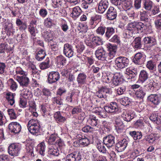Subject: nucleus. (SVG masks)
Masks as SVG:
<instances>
[{"mask_svg": "<svg viewBox=\"0 0 161 161\" xmlns=\"http://www.w3.org/2000/svg\"><path fill=\"white\" fill-rule=\"evenodd\" d=\"M129 134L134 140L140 139L142 137V134L141 132L136 131H131L129 132Z\"/></svg>", "mask_w": 161, "mask_h": 161, "instance_id": "cd10ccee", "label": "nucleus"}, {"mask_svg": "<svg viewBox=\"0 0 161 161\" xmlns=\"http://www.w3.org/2000/svg\"><path fill=\"white\" fill-rule=\"evenodd\" d=\"M135 94L137 97L142 98L145 95L146 92L142 87H141L136 91Z\"/></svg>", "mask_w": 161, "mask_h": 161, "instance_id": "a18cd8bd", "label": "nucleus"}, {"mask_svg": "<svg viewBox=\"0 0 161 161\" xmlns=\"http://www.w3.org/2000/svg\"><path fill=\"white\" fill-rule=\"evenodd\" d=\"M22 94L23 96V97L26 99L31 97L32 96L31 92L28 90L27 89L24 90L22 92Z\"/></svg>", "mask_w": 161, "mask_h": 161, "instance_id": "e2e57ef3", "label": "nucleus"}, {"mask_svg": "<svg viewBox=\"0 0 161 161\" xmlns=\"http://www.w3.org/2000/svg\"><path fill=\"white\" fill-rule=\"evenodd\" d=\"M112 92L111 89L103 87L96 92V95L99 98H105L108 95L111 94Z\"/></svg>", "mask_w": 161, "mask_h": 161, "instance_id": "6e6552de", "label": "nucleus"}, {"mask_svg": "<svg viewBox=\"0 0 161 161\" xmlns=\"http://www.w3.org/2000/svg\"><path fill=\"white\" fill-rule=\"evenodd\" d=\"M48 153L50 154L57 156L59 154V151L55 145H50L49 147Z\"/></svg>", "mask_w": 161, "mask_h": 161, "instance_id": "b1692460", "label": "nucleus"}, {"mask_svg": "<svg viewBox=\"0 0 161 161\" xmlns=\"http://www.w3.org/2000/svg\"><path fill=\"white\" fill-rule=\"evenodd\" d=\"M54 117L57 122H64L66 120V118L61 115L60 112L58 111L55 113Z\"/></svg>", "mask_w": 161, "mask_h": 161, "instance_id": "72a5a7b5", "label": "nucleus"}, {"mask_svg": "<svg viewBox=\"0 0 161 161\" xmlns=\"http://www.w3.org/2000/svg\"><path fill=\"white\" fill-rule=\"evenodd\" d=\"M86 58V64L88 66H90L94 64L95 60L93 57L92 56L87 57Z\"/></svg>", "mask_w": 161, "mask_h": 161, "instance_id": "69168bd1", "label": "nucleus"}, {"mask_svg": "<svg viewBox=\"0 0 161 161\" xmlns=\"http://www.w3.org/2000/svg\"><path fill=\"white\" fill-rule=\"evenodd\" d=\"M143 41L145 45L149 47V50H156L157 42L154 38L150 36L146 37L144 38Z\"/></svg>", "mask_w": 161, "mask_h": 161, "instance_id": "20e7f679", "label": "nucleus"}, {"mask_svg": "<svg viewBox=\"0 0 161 161\" xmlns=\"http://www.w3.org/2000/svg\"><path fill=\"white\" fill-rule=\"evenodd\" d=\"M139 18L141 21L144 23L148 22L149 21V19L147 12L143 10L140 11Z\"/></svg>", "mask_w": 161, "mask_h": 161, "instance_id": "4be33fe9", "label": "nucleus"}, {"mask_svg": "<svg viewBox=\"0 0 161 161\" xmlns=\"http://www.w3.org/2000/svg\"><path fill=\"white\" fill-rule=\"evenodd\" d=\"M135 33H136L127 27V29L124 31V36L126 38H129L133 36Z\"/></svg>", "mask_w": 161, "mask_h": 161, "instance_id": "49530a36", "label": "nucleus"}, {"mask_svg": "<svg viewBox=\"0 0 161 161\" xmlns=\"http://www.w3.org/2000/svg\"><path fill=\"white\" fill-rule=\"evenodd\" d=\"M155 58H153L152 59L148 61L147 63L146 67L151 70H155L156 68V61Z\"/></svg>", "mask_w": 161, "mask_h": 161, "instance_id": "5701e85b", "label": "nucleus"}, {"mask_svg": "<svg viewBox=\"0 0 161 161\" xmlns=\"http://www.w3.org/2000/svg\"><path fill=\"white\" fill-rule=\"evenodd\" d=\"M58 139L57 135L55 134H51L46 138L47 142L50 145H54L53 144L55 143L57 144L59 147H62L64 145L63 142L60 139L55 142L57 139Z\"/></svg>", "mask_w": 161, "mask_h": 161, "instance_id": "39448f33", "label": "nucleus"}, {"mask_svg": "<svg viewBox=\"0 0 161 161\" xmlns=\"http://www.w3.org/2000/svg\"><path fill=\"white\" fill-rule=\"evenodd\" d=\"M8 128L10 131L14 134L19 133L21 129L20 124L17 122H12L8 125Z\"/></svg>", "mask_w": 161, "mask_h": 161, "instance_id": "0eeeda50", "label": "nucleus"}, {"mask_svg": "<svg viewBox=\"0 0 161 161\" xmlns=\"http://www.w3.org/2000/svg\"><path fill=\"white\" fill-rule=\"evenodd\" d=\"M105 110L109 113H116L118 112V108L115 102H111L110 104L104 107Z\"/></svg>", "mask_w": 161, "mask_h": 161, "instance_id": "2eb2a0df", "label": "nucleus"}, {"mask_svg": "<svg viewBox=\"0 0 161 161\" xmlns=\"http://www.w3.org/2000/svg\"><path fill=\"white\" fill-rule=\"evenodd\" d=\"M122 116L124 120L129 122L134 118V114L129 112H126L124 113Z\"/></svg>", "mask_w": 161, "mask_h": 161, "instance_id": "4c0bfd02", "label": "nucleus"}, {"mask_svg": "<svg viewBox=\"0 0 161 161\" xmlns=\"http://www.w3.org/2000/svg\"><path fill=\"white\" fill-rule=\"evenodd\" d=\"M148 99L154 105H158L161 102V95L151 94L148 97Z\"/></svg>", "mask_w": 161, "mask_h": 161, "instance_id": "f3484780", "label": "nucleus"}, {"mask_svg": "<svg viewBox=\"0 0 161 161\" xmlns=\"http://www.w3.org/2000/svg\"><path fill=\"white\" fill-rule=\"evenodd\" d=\"M106 16L109 20H112L115 19L117 17L116 9L113 7H110L106 13Z\"/></svg>", "mask_w": 161, "mask_h": 161, "instance_id": "6ab92c4d", "label": "nucleus"}, {"mask_svg": "<svg viewBox=\"0 0 161 161\" xmlns=\"http://www.w3.org/2000/svg\"><path fill=\"white\" fill-rule=\"evenodd\" d=\"M27 127L29 131L33 135H36L39 132L40 125L37 120H30L27 124Z\"/></svg>", "mask_w": 161, "mask_h": 161, "instance_id": "f257e3e1", "label": "nucleus"}, {"mask_svg": "<svg viewBox=\"0 0 161 161\" xmlns=\"http://www.w3.org/2000/svg\"><path fill=\"white\" fill-rule=\"evenodd\" d=\"M115 55L113 54H111L110 53H106L105 55V58H104V61H106L108 62H111L110 60L113 59Z\"/></svg>", "mask_w": 161, "mask_h": 161, "instance_id": "0e129e2a", "label": "nucleus"}, {"mask_svg": "<svg viewBox=\"0 0 161 161\" xmlns=\"http://www.w3.org/2000/svg\"><path fill=\"white\" fill-rule=\"evenodd\" d=\"M82 130L85 133H92L94 131V129L89 125H86L82 128Z\"/></svg>", "mask_w": 161, "mask_h": 161, "instance_id": "603ef678", "label": "nucleus"}, {"mask_svg": "<svg viewBox=\"0 0 161 161\" xmlns=\"http://www.w3.org/2000/svg\"><path fill=\"white\" fill-rule=\"evenodd\" d=\"M106 28L105 26H100L99 27L96 31L97 33L99 35H103L105 33Z\"/></svg>", "mask_w": 161, "mask_h": 161, "instance_id": "bf43d9fd", "label": "nucleus"}, {"mask_svg": "<svg viewBox=\"0 0 161 161\" xmlns=\"http://www.w3.org/2000/svg\"><path fill=\"white\" fill-rule=\"evenodd\" d=\"M45 56V51L42 49H41L36 53L35 58L37 60L41 61L44 58Z\"/></svg>", "mask_w": 161, "mask_h": 161, "instance_id": "c9c22d12", "label": "nucleus"}, {"mask_svg": "<svg viewBox=\"0 0 161 161\" xmlns=\"http://www.w3.org/2000/svg\"><path fill=\"white\" fill-rule=\"evenodd\" d=\"M20 150V147L19 146L12 144L8 147V152L9 155L14 157L18 155Z\"/></svg>", "mask_w": 161, "mask_h": 161, "instance_id": "423d86ee", "label": "nucleus"}, {"mask_svg": "<svg viewBox=\"0 0 161 161\" xmlns=\"http://www.w3.org/2000/svg\"><path fill=\"white\" fill-rule=\"evenodd\" d=\"M120 119H117L115 120V130L118 133H121L122 130L129 126L125 125Z\"/></svg>", "mask_w": 161, "mask_h": 161, "instance_id": "a211bd4d", "label": "nucleus"}, {"mask_svg": "<svg viewBox=\"0 0 161 161\" xmlns=\"http://www.w3.org/2000/svg\"><path fill=\"white\" fill-rule=\"evenodd\" d=\"M106 47L107 50L109 51V53L113 54L115 55V53L117 50V46L108 43L106 45Z\"/></svg>", "mask_w": 161, "mask_h": 161, "instance_id": "473e14b6", "label": "nucleus"}, {"mask_svg": "<svg viewBox=\"0 0 161 161\" xmlns=\"http://www.w3.org/2000/svg\"><path fill=\"white\" fill-rule=\"evenodd\" d=\"M108 3L107 0H101L99 2L98 6V11L99 13H103L108 8Z\"/></svg>", "mask_w": 161, "mask_h": 161, "instance_id": "aec40b11", "label": "nucleus"}, {"mask_svg": "<svg viewBox=\"0 0 161 161\" xmlns=\"http://www.w3.org/2000/svg\"><path fill=\"white\" fill-rule=\"evenodd\" d=\"M57 65L59 67H62L66 63V58L62 55H60L56 57Z\"/></svg>", "mask_w": 161, "mask_h": 161, "instance_id": "393cba45", "label": "nucleus"}, {"mask_svg": "<svg viewBox=\"0 0 161 161\" xmlns=\"http://www.w3.org/2000/svg\"><path fill=\"white\" fill-rule=\"evenodd\" d=\"M44 25L48 28L51 27L52 25L53 20L49 18H47L44 20Z\"/></svg>", "mask_w": 161, "mask_h": 161, "instance_id": "338daca9", "label": "nucleus"}, {"mask_svg": "<svg viewBox=\"0 0 161 161\" xmlns=\"http://www.w3.org/2000/svg\"><path fill=\"white\" fill-rule=\"evenodd\" d=\"M115 63L117 67L122 69L128 66L129 60L128 58L125 57L120 56L116 58Z\"/></svg>", "mask_w": 161, "mask_h": 161, "instance_id": "f03ea898", "label": "nucleus"}, {"mask_svg": "<svg viewBox=\"0 0 161 161\" xmlns=\"http://www.w3.org/2000/svg\"><path fill=\"white\" fill-rule=\"evenodd\" d=\"M73 47L68 43L64 45L63 47V53L67 57L70 58L72 57L74 54Z\"/></svg>", "mask_w": 161, "mask_h": 161, "instance_id": "1a4fd4ad", "label": "nucleus"}, {"mask_svg": "<svg viewBox=\"0 0 161 161\" xmlns=\"http://www.w3.org/2000/svg\"><path fill=\"white\" fill-rule=\"evenodd\" d=\"M81 158V156L80 152H75L67 155L66 161H79Z\"/></svg>", "mask_w": 161, "mask_h": 161, "instance_id": "f8f14e48", "label": "nucleus"}, {"mask_svg": "<svg viewBox=\"0 0 161 161\" xmlns=\"http://www.w3.org/2000/svg\"><path fill=\"white\" fill-rule=\"evenodd\" d=\"M120 103L123 105L127 106L129 104L130 101L128 97H125L120 100Z\"/></svg>", "mask_w": 161, "mask_h": 161, "instance_id": "4d7b16f0", "label": "nucleus"}, {"mask_svg": "<svg viewBox=\"0 0 161 161\" xmlns=\"http://www.w3.org/2000/svg\"><path fill=\"white\" fill-rule=\"evenodd\" d=\"M98 120V119L95 117H92L89 118L88 122L92 126H96L97 124Z\"/></svg>", "mask_w": 161, "mask_h": 161, "instance_id": "8fccbe9b", "label": "nucleus"}, {"mask_svg": "<svg viewBox=\"0 0 161 161\" xmlns=\"http://www.w3.org/2000/svg\"><path fill=\"white\" fill-rule=\"evenodd\" d=\"M127 27L136 33V22H133L128 24Z\"/></svg>", "mask_w": 161, "mask_h": 161, "instance_id": "680f3d73", "label": "nucleus"}, {"mask_svg": "<svg viewBox=\"0 0 161 161\" xmlns=\"http://www.w3.org/2000/svg\"><path fill=\"white\" fill-rule=\"evenodd\" d=\"M16 79L20 86L23 87H27L28 85L29 79L26 75L17 76L16 77Z\"/></svg>", "mask_w": 161, "mask_h": 161, "instance_id": "9b49d317", "label": "nucleus"}, {"mask_svg": "<svg viewBox=\"0 0 161 161\" xmlns=\"http://www.w3.org/2000/svg\"><path fill=\"white\" fill-rule=\"evenodd\" d=\"M85 42L86 45L93 48L95 47V46H99L103 44L102 39L99 36H96L93 37L91 41L86 39Z\"/></svg>", "mask_w": 161, "mask_h": 161, "instance_id": "7ed1b4c3", "label": "nucleus"}, {"mask_svg": "<svg viewBox=\"0 0 161 161\" xmlns=\"http://www.w3.org/2000/svg\"><path fill=\"white\" fill-rule=\"evenodd\" d=\"M106 53V52L103 48H99L95 51V55L98 60L104 61Z\"/></svg>", "mask_w": 161, "mask_h": 161, "instance_id": "412c9836", "label": "nucleus"}, {"mask_svg": "<svg viewBox=\"0 0 161 161\" xmlns=\"http://www.w3.org/2000/svg\"><path fill=\"white\" fill-rule=\"evenodd\" d=\"M145 60L144 55L140 53H138L135 55L133 61L136 64L141 65L144 63Z\"/></svg>", "mask_w": 161, "mask_h": 161, "instance_id": "ddd939ff", "label": "nucleus"}, {"mask_svg": "<svg viewBox=\"0 0 161 161\" xmlns=\"http://www.w3.org/2000/svg\"><path fill=\"white\" fill-rule=\"evenodd\" d=\"M42 35L46 41H49L53 40V34L50 32L45 31L43 32Z\"/></svg>", "mask_w": 161, "mask_h": 161, "instance_id": "79ce46f5", "label": "nucleus"}, {"mask_svg": "<svg viewBox=\"0 0 161 161\" xmlns=\"http://www.w3.org/2000/svg\"><path fill=\"white\" fill-rule=\"evenodd\" d=\"M101 20V16L100 15L96 14L94 15L91 17L90 20V24L91 25H93L94 23H98Z\"/></svg>", "mask_w": 161, "mask_h": 161, "instance_id": "2f4dec72", "label": "nucleus"}, {"mask_svg": "<svg viewBox=\"0 0 161 161\" xmlns=\"http://www.w3.org/2000/svg\"><path fill=\"white\" fill-rule=\"evenodd\" d=\"M114 76L111 82V83L113 84L112 86V87L118 85L119 83L121 82V78L119 76V74H114Z\"/></svg>", "mask_w": 161, "mask_h": 161, "instance_id": "c756f323", "label": "nucleus"}, {"mask_svg": "<svg viewBox=\"0 0 161 161\" xmlns=\"http://www.w3.org/2000/svg\"><path fill=\"white\" fill-rule=\"evenodd\" d=\"M109 40L111 42L116 43L118 44H119L120 42V38L117 35H114Z\"/></svg>", "mask_w": 161, "mask_h": 161, "instance_id": "5fc2aeb1", "label": "nucleus"}, {"mask_svg": "<svg viewBox=\"0 0 161 161\" xmlns=\"http://www.w3.org/2000/svg\"><path fill=\"white\" fill-rule=\"evenodd\" d=\"M103 142L108 147H111L115 143V137L111 135L105 136L103 138Z\"/></svg>", "mask_w": 161, "mask_h": 161, "instance_id": "4468645a", "label": "nucleus"}, {"mask_svg": "<svg viewBox=\"0 0 161 161\" xmlns=\"http://www.w3.org/2000/svg\"><path fill=\"white\" fill-rule=\"evenodd\" d=\"M81 10L79 6H76L73 8L71 16L73 18L78 17L81 13Z\"/></svg>", "mask_w": 161, "mask_h": 161, "instance_id": "7c9ffc66", "label": "nucleus"}, {"mask_svg": "<svg viewBox=\"0 0 161 161\" xmlns=\"http://www.w3.org/2000/svg\"><path fill=\"white\" fill-rule=\"evenodd\" d=\"M136 32L139 31H143L145 29V27L147 26L146 24L141 22H136Z\"/></svg>", "mask_w": 161, "mask_h": 161, "instance_id": "c03bdc74", "label": "nucleus"}, {"mask_svg": "<svg viewBox=\"0 0 161 161\" xmlns=\"http://www.w3.org/2000/svg\"><path fill=\"white\" fill-rule=\"evenodd\" d=\"M15 96V93H13L10 92L6 94V98L7 100L8 104L11 106L13 105L14 103V97Z\"/></svg>", "mask_w": 161, "mask_h": 161, "instance_id": "a878e982", "label": "nucleus"}, {"mask_svg": "<svg viewBox=\"0 0 161 161\" xmlns=\"http://www.w3.org/2000/svg\"><path fill=\"white\" fill-rule=\"evenodd\" d=\"M7 111L10 119H15L16 118V115L14 109H9Z\"/></svg>", "mask_w": 161, "mask_h": 161, "instance_id": "13d9d810", "label": "nucleus"}, {"mask_svg": "<svg viewBox=\"0 0 161 161\" xmlns=\"http://www.w3.org/2000/svg\"><path fill=\"white\" fill-rule=\"evenodd\" d=\"M153 5V3L150 0H144L143 2V8L146 10H150Z\"/></svg>", "mask_w": 161, "mask_h": 161, "instance_id": "a19ab883", "label": "nucleus"}, {"mask_svg": "<svg viewBox=\"0 0 161 161\" xmlns=\"http://www.w3.org/2000/svg\"><path fill=\"white\" fill-rule=\"evenodd\" d=\"M126 87L125 86H122L118 88L117 90V94L119 95L123 94L125 92Z\"/></svg>", "mask_w": 161, "mask_h": 161, "instance_id": "774afa93", "label": "nucleus"}, {"mask_svg": "<svg viewBox=\"0 0 161 161\" xmlns=\"http://www.w3.org/2000/svg\"><path fill=\"white\" fill-rule=\"evenodd\" d=\"M87 75L84 73H80L78 75L77 80L78 84H84L86 82Z\"/></svg>", "mask_w": 161, "mask_h": 161, "instance_id": "bb28decb", "label": "nucleus"}, {"mask_svg": "<svg viewBox=\"0 0 161 161\" xmlns=\"http://www.w3.org/2000/svg\"><path fill=\"white\" fill-rule=\"evenodd\" d=\"M98 108V110L96 112V113L100 115L102 117L105 118L107 116V114L106 112L104 111V109H103L101 108Z\"/></svg>", "mask_w": 161, "mask_h": 161, "instance_id": "052dcab7", "label": "nucleus"}, {"mask_svg": "<svg viewBox=\"0 0 161 161\" xmlns=\"http://www.w3.org/2000/svg\"><path fill=\"white\" fill-rule=\"evenodd\" d=\"M127 144L128 141L126 139H124L116 143L115 149L118 152H121L125 149Z\"/></svg>", "mask_w": 161, "mask_h": 161, "instance_id": "dca6fc26", "label": "nucleus"}, {"mask_svg": "<svg viewBox=\"0 0 161 161\" xmlns=\"http://www.w3.org/2000/svg\"><path fill=\"white\" fill-rule=\"evenodd\" d=\"M79 141L80 144L83 147L87 146L90 143L89 139L86 137L82 138Z\"/></svg>", "mask_w": 161, "mask_h": 161, "instance_id": "3c124183", "label": "nucleus"}, {"mask_svg": "<svg viewBox=\"0 0 161 161\" xmlns=\"http://www.w3.org/2000/svg\"><path fill=\"white\" fill-rule=\"evenodd\" d=\"M60 77V75L58 72H50L47 79L48 82L50 84L55 83L58 80Z\"/></svg>", "mask_w": 161, "mask_h": 161, "instance_id": "9d476101", "label": "nucleus"}, {"mask_svg": "<svg viewBox=\"0 0 161 161\" xmlns=\"http://www.w3.org/2000/svg\"><path fill=\"white\" fill-rule=\"evenodd\" d=\"M29 31L30 32L31 38L33 39L34 41L36 39L34 37L36 36L35 30L34 27L32 25H30L28 28Z\"/></svg>", "mask_w": 161, "mask_h": 161, "instance_id": "6e6d98bb", "label": "nucleus"}, {"mask_svg": "<svg viewBox=\"0 0 161 161\" xmlns=\"http://www.w3.org/2000/svg\"><path fill=\"white\" fill-rule=\"evenodd\" d=\"M141 38L140 37H136L133 42L134 47L136 48L140 49L142 47Z\"/></svg>", "mask_w": 161, "mask_h": 161, "instance_id": "e433bc0d", "label": "nucleus"}, {"mask_svg": "<svg viewBox=\"0 0 161 161\" xmlns=\"http://www.w3.org/2000/svg\"><path fill=\"white\" fill-rule=\"evenodd\" d=\"M149 77V74L148 72L145 70L141 71L139 75V79L142 82H144L147 80Z\"/></svg>", "mask_w": 161, "mask_h": 161, "instance_id": "c85d7f7f", "label": "nucleus"}, {"mask_svg": "<svg viewBox=\"0 0 161 161\" xmlns=\"http://www.w3.org/2000/svg\"><path fill=\"white\" fill-rule=\"evenodd\" d=\"M114 76V74H113L106 75L103 76V81L107 83H111Z\"/></svg>", "mask_w": 161, "mask_h": 161, "instance_id": "37998d69", "label": "nucleus"}, {"mask_svg": "<svg viewBox=\"0 0 161 161\" xmlns=\"http://www.w3.org/2000/svg\"><path fill=\"white\" fill-rule=\"evenodd\" d=\"M104 144L98 142L97 143V147L98 150L103 153L106 152V149L104 145Z\"/></svg>", "mask_w": 161, "mask_h": 161, "instance_id": "de8ad7c7", "label": "nucleus"}, {"mask_svg": "<svg viewBox=\"0 0 161 161\" xmlns=\"http://www.w3.org/2000/svg\"><path fill=\"white\" fill-rule=\"evenodd\" d=\"M50 61L48 58H47L46 59L40 64L39 67L41 69H45L48 68L50 66Z\"/></svg>", "mask_w": 161, "mask_h": 161, "instance_id": "ea45409f", "label": "nucleus"}, {"mask_svg": "<svg viewBox=\"0 0 161 161\" xmlns=\"http://www.w3.org/2000/svg\"><path fill=\"white\" fill-rule=\"evenodd\" d=\"M144 140L147 141L149 143H153L154 142L155 138L153 135H149L145 136Z\"/></svg>", "mask_w": 161, "mask_h": 161, "instance_id": "864d4df0", "label": "nucleus"}, {"mask_svg": "<svg viewBox=\"0 0 161 161\" xmlns=\"http://www.w3.org/2000/svg\"><path fill=\"white\" fill-rule=\"evenodd\" d=\"M38 149L39 153L41 155L44 156L45 153V146L44 143H41L39 144L38 146Z\"/></svg>", "mask_w": 161, "mask_h": 161, "instance_id": "09e8293b", "label": "nucleus"}, {"mask_svg": "<svg viewBox=\"0 0 161 161\" xmlns=\"http://www.w3.org/2000/svg\"><path fill=\"white\" fill-rule=\"evenodd\" d=\"M106 29L105 36L108 40L114 33L115 30L112 27H107Z\"/></svg>", "mask_w": 161, "mask_h": 161, "instance_id": "f704fd0d", "label": "nucleus"}, {"mask_svg": "<svg viewBox=\"0 0 161 161\" xmlns=\"http://www.w3.org/2000/svg\"><path fill=\"white\" fill-rule=\"evenodd\" d=\"M8 83L10 89L13 91L16 90L18 87V85L16 82L12 79H9L8 81Z\"/></svg>", "mask_w": 161, "mask_h": 161, "instance_id": "58836bf2", "label": "nucleus"}]
</instances>
